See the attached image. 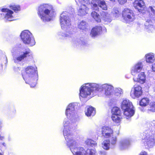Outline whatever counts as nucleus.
Instances as JSON below:
<instances>
[{
    "instance_id": "26",
    "label": "nucleus",
    "mask_w": 155,
    "mask_h": 155,
    "mask_svg": "<svg viewBox=\"0 0 155 155\" xmlns=\"http://www.w3.org/2000/svg\"><path fill=\"white\" fill-rule=\"evenodd\" d=\"M78 28L82 31H87L89 30L86 21H82L78 22Z\"/></svg>"
},
{
    "instance_id": "41",
    "label": "nucleus",
    "mask_w": 155,
    "mask_h": 155,
    "mask_svg": "<svg viewBox=\"0 0 155 155\" xmlns=\"http://www.w3.org/2000/svg\"><path fill=\"white\" fill-rule=\"evenodd\" d=\"M111 137L110 141H110L111 144L113 145H115L117 141V137L116 136H114V134L113 136H112Z\"/></svg>"
},
{
    "instance_id": "37",
    "label": "nucleus",
    "mask_w": 155,
    "mask_h": 155,
    "mask_svg": "<svg viewBox=\"0 0 155 155\" xmlns=\"http://www.w3.org/2000/svg\"><path fill=\"white\" fill-rule=\"evenodd\" d=\"M74 43L78 45H86V43L84 41H82L79 39H77L76 40H72Z\"/></svg>"
},
{
    "instance_id": "18",
    "label": "nucleus",
    "mask_w": 155,
    "mask_h": 155,
    "mask_svg": "<svg viewBox=\"0 0 155 155\" xmlns=\"http://www.w3.org/2000/svg\"><path fill=\"white\" fill-rule=\"evenodd\" d=\"M143 68V65L142 62H137L131 68V73L134 76L137 75L138 73L140 72Z\"/></svg>"
},
{
    "instance_id": "12",
    "label": "nucleus",
    "mask_w": 155,
    "mask_h": 155,
    "mask_svg": "<svg viewBox=\"0 0 155 155\" xmlns=\"http://www.w3.org/2000/svg\"><path fill=\"white\" fill-rule=\"evenodd\" d=\"M88 0H78L79 4L80 6L78 8V15L81 16L85 15L87 13L88 8L85 5V3H87Z\"/></svg>"
},
{
    "instance_id": "14",
    "label": "nucleus",
    "mask_w": 155,
    "mask_h": 155,
    "mask_svg": "<svg viewBox=\"0 0 155 155\" xmlns=\"http://www.w3.org/2000/svg\"><path fill=\"white\" fill-rule=\"evenodd\" d=\"M142 87L140 85H135L131 90L130 96L133 99L138 98L142 94Z\"/></svg>"
},
{
    "instance_id": "27",
    "label": "nucleus",
    "mask_w": 155,
    "mask_h": 155,
    "mask_svg": "<svg viewBox=\"0 0 155 155\" xmlns=\"http://www.w3.org/2000/svg\"><path fill=\"white\" fill-rule=\"evenodd\" d=\"M133 107L131 102L127 99L124 100L121 104V107L123 110Z\"/></svg>"
},
{
    "instance_id": "36",
    "label": "nucleus",
    "mask_w": 155,
    "mask_h": 155,
    "mask_svg": "<svg viewBox=\"0 0 155 155\" xmlns=\"http://www.w3.org/2000/svg\"><path fill=\"white\" fill-rule=\"evenodd\" d=\"M111 118L114 122L116 123L120 122L121 119L120 115L115 114H112Z\"/></svg>"
},
{
    "instance_id": "6",
    "label": "nucleus",
    "mask_w": 155,
    "mask_h": 155,
    "mask_svg": "<svg viewBox=\"0 0 155 155\" xmlns=\"http://www.w3.org/2000/svg\"><path fill=\"white\" fill-rule=\"evenodd\" d=\"M38 14L43 21H49L51 20L54 15V11L51 6L44 4L38 7Z\"/></svg>"
},
{
    "instance_id": "33",
    "label": "nucleus",
    "mask_w": 155,
    "mask_h": 155,
    "mask_svg": "<svg viewBox=\"0 0 155 155\" xmlns=\"http://www.w3.org/2000/svg\"><path fill=\"white\" fill-rule=\"evenodd\" d=\"M113 92L114 95L118 97H120L123 93L122 89L120 88H114Z\"/></svg>"
},
{
    "instance_id": "45",
    "label": "nucleus",
    "mask_w": 155,
    "mask_h": 155,
    "mask_svg": "<svg viewBox=\"0 0 155 155\" xmlns=\"http://www.w3.org/2000/svg\"><path fill=\"white\" fill-rule=\"evenodd\" d=\"M118 2H119V3L121 4H123L124 3H125L126 1L127 0H117Z\"/></svg>"
},
{
    "instance_id": "25",
    "label": "nucleus",
    "mask_w": 155,
    "mask_h": 155,
    "mask_svg": "<svg viewBox=\"0 0 155 155\" xmlns=\"http://www.w3.org/2000/svg\"><path fill=\"white\" fill-rule=\"evenodd\" d=\"M123 110H124V115L127 119L131 117L134 114L135 111L133 107Z\"/></svg>"
},
{
    "instance_id": "20",
    "label": "nucleus",
    "mask_w": 155,
    "mask_h": 155,
    "mask_svg": "<svg viewBox=\"0 0 155 155\" xmlns=\"http://www.w3.org/2000/svg\"><path fill=\"white\" fill-rule=\"evenodd\" d=\"M131 140L130 139L123 140L120 142V148L121 149L124 150L127 149L131 143Z\"/></svg>"
},
{
    "instance_id": "48",
    "label": "nucleus",
    "mask_w": 155,
    "mask_h": 155,
    "mask_svg": "<svg viewBox=\"0 0 155 155\" xmlns=\"http://www.w3.org/2000/svg\"><path fill=\"white\" fill-rule=\"evenodd\" d=\"M20 68L17 67H14V71L16 72H18L19 71H20Z\"/></svg>"
},
{
    "instance_id": "47",
    "label": "nucleus",
    "mask_w": 155,
    "mask_h": 155,
    "mask_svg": "<svg viewBox=\"0 0 155 155\" xmlns=\"http://www.w3.org/2000/svg\"><path fill=\"white\" fill-rule=\"evenodd\" d=\"M3 15L2 9H0V19L3 18Z\"/></svg>"
},
{
    "instance_id": "51",
    "label": "nucleus",
    "mask_w": 155,
    "mask_h": 155,
    "mask_svg": "<svg viewBox=\"0 0 155 155\" xmlns=\"http://www.w3.org/2000/svg\"><path fill=\"white\" fill-rule=\"evenodd\" d=\"M96 1V0H93L92 1V3H94Z\"/></svg>"
},
{
    "instance_id": "15",
    "label": "nucleus",
    "mask_w": 155,
    "mask_h": 155,
    "mask_svg": "<svg viewBox=\"0 0 155 155\" xmlns=\"http://www.w3.org/2000/svg\"><path fill=\"white\" fill-rule=\"evenodd\" d=\"M75 104L74 103H71L67 107L65 114L68 118L71 119L75 116L76 111L74 108Z\"/></svg>"
},
{
    "instance_id": "31",
    "label": "nucleus",
    "mask_w": 155,
    "mask_h": 155,
    "mask_svg": "<svg viewBox=\"0 0 155 155\" xmlns=\"http://www.w3.org/2000/svg\"><path fill=\"white\" fill-rule=\"evenodd\" d=\"M149 99L147 97H144L142 98L140 101V105L141 106H146L149 104Z\"/></svg>"
},
{
    "instance_id": "19",
    "label": "nucleus",
    "mask_w": 155,
    "mask_h": 155,
    "mask_svg": "<svg viewBox=\"0 0 155 155\" xmlns=\"http://www.w3.org/2000/svg\"><path fill=\"white\" fill-rule=\"evenodd\" d=\"M145 58L147 63L151 64L155 61V54L153 53H149L145 54Z\"/></svg>"
},
{
    "instance_id": "2",
    "label": "nucleus",
    "mask_w": 155,
    "mask_h": 155,
    "mask_svg": "<svg viewBox=\"0 0 155 155\" xmlns=\"http://www.w3.org/2000/svg\"><path fill=\"white\" fill-rule=\"evenodd\" d=\"M11 52L13 61L16 64H20L21 62L26 58L31 59L32 58V52L29 49L27 48L22 51L18 45L13 47L11 50Z\"/></svg>"
},
{
    "instance_id": "40",
    "label": "nucleus",
    "mask_w": 155,
    "mask_h": 155,
    "mask_svg": "<svg viewBox=\"0 0 155 155\" xmlns=\"http://www.w3.org/2000/svg\"><path fill=\"white\" fill-rule=\"evenodd\" d=\"M150 109L149 110L153 112H155V102H151L150 104Z\"/></svg>"
},
{
    "instance_id": "21",
    "label": "nucleus",
    "mask_w": 155,
    "mask_h": 155,
    "mask_svg": "<svg viewBox=\"0 0 155 155\" xmlns=\"http://www.w3.org/2000/svg\"><path fill=\"white\" fill-rule=\"evenodd\" d=\"M151 20L147 19L145 23V28L149 32H154L155 31V26L152 24Z\"/></svg>"
},
{
    "instance_id": "30",
    "label": "nucleus",
    "mask_w": 155,
    "mask_h": 155,
    "mask_svg": "<svg viewBox=\"0 0 155 155\" xmlns=\"http://www.w3.org/2000/svg\"><path fill=\"white\" fill-rule=\"evenodd\" d=\"M147 13L149 14L150 17L155 21V10L151 6L148 8Z\"/></svg>"
},
{
    "instance_id": "46",
    "label": "nucleus",
    "mask_w": 155,
    "mask_h": 155,
    "mask_svg": "<svg viewBox=\"0 0 155 155\" xmlns=\"http://www.w3.org/2000/svg\"><path fill=\"white\" fill-rule=\"evenodd\" d=\"M139 155H148V154L146 152L142 151L140 153Z\"/></svg>"
},
{
    "instance_id": "9",
    "label": "nucleus",
    "mask_w": 155,
    "mask_h": 155,
    "mask_svg": "<svg viewBox=\"0 0 155 155\" xmlns=\"http://www.w3.org/2000/svg\"><path fill=\"white\" fill-rule=\"evenodd\" d=\"M20 36L24 43L33 46L35 42L31 33L28 30H25L21 33Z\"/></svg>"
},
{
    "instance_id": "39",
    "label": "nucleus",
    "mask_w": 155,
    "mask_h": 155,
    "mask_svg": "<svg viewBox=\"0 0 155 155\" xmlns=\"http://www.w3.org/2000/svg\"><path fill=\"white\" fill-rule=\"evenodd\" d=\"M112 114L120 115V111L119 108L117 107H114L111 110Z\"/></svg>"
},
{
    "instance_id": "7",
    "label": "nucleus",
    "mask_w": 155,
    "mask_h": 155,
    "mask_svg": "<svg viewBox=\"0 0 155 155\" xmlns=\"http://www.w3.org/2000/svg\"><path fill=\"white\" fill-rule=\"evenodd\" d=\"M60 23L63 30L69 32L70 34H74V31L71 25V19L67 12H64L61 14Z\"/></svg>"
},
{
    "instance_id": "10",
    "label": "nucleus",
    "mask_w": 155,
    "mask_h": 155,
    "mask_svg": "<svg viewBox=\"0 0 155 155\" xmlns=\"http://www.w3.org/2000/svg\"><path fill=\"white\" fill-rule=\"evenodd\" d=\"M122 16L124 21L128 23L133 22L135 18V15L133 11L127 8L123 11Z\"/></svg>"
},
{
    "instance_id": "52",
    "label": "nucleus",
    "mask_w": 155,
    "mask_h": 155,
    "mask_svg": "<svg viewBox=\"0 0 155 155\" xmlns=\"http://www.w3.org/2000/svg\"><path fill=\"white\" fill-rule=\"evenodd\" d=\"M0 155H2V154L0 153Z\"/></svg>"
},
{
    "instance_id": "13",
    "label": "nucleus",
    "mask_w": 155,
    "mask_h": 155,
    "mask_svg": "<svg viewBox=\"0 0 155 155\" xmlns=\"http://www.w3.org/2000/svg\"><path fill=\"white\" fill-rule=\"evenodd\" d=\"M134 6L136 9H138L140 12L143 13H147L148 8L147 9L143 0H136L134 3Z\"/></svg>"
},
{
    "instance_id": "29",
    "label": "nucleus",
    "mask_w": 155,
    "mask_h": 155,
    "mask_svg": "<svg viewBox=\"0 0 155 155\" xmlns=\"http://www.w3.org/2000/svg\"><path fill=\"white\" fill-rule=\"evenodd\" d=\"M101 18L105 21L108 22H110L111 21L110 15L107 13L103 12L101 13Z\"/></svg>"
},
{
    "instance_id": "43",
    "label": "nucleus",
    "mask_w": 155,
    "mask_h": 155,
    "mask_svg": "<svg viewBox=\"0 0 155 155\" xmlns=\"http://www.w3.org/2000/svg\"><path fill=\"white\" fill-rule=\"evenodd\" d=\"M98 153L99 155H107V152L103 150H101Z\"/></svg>"
},
{
    "instance_id": "50",
    "label": "nucleus",
    "mask_w": 155,
    "mask_h": 155,
    "mask_svg": "<svg viewBox=\"0 0 155 155\" xmlns=\"http://www.w3.org/2000/svg\"><path fill=\"white\" fill-rule=\"evenodd\" d=\"M5 63H7L8 61H7V57L6 56H5Z\"/></svg>"
},
{
    "instance_id": "44",
    "label": "nucleus",
    "mask_w": 155,
    "mask_h": 155,
    "mask_svg": "<svg viewBox=\"0 0 155 155\" xmlns=\"http://www.w3.org/2000/svg\"><path fill=\"white\" fill-rule=\"evenodd\" d=\"M151 69L153 72H155V62L152 64Z\"/></svg>"
},
{
    "instance_id": "17",
    "label": "nucleus",
    "mask_w": 155,
    "mask_h": 155,
    "mask_svg": "<svg viewBox=\"0 0 155 155\" xmlns=\"http://www.w3.org/2000/svg\"><path fill=\"white\" fill-rule=\"evenodd\" d=\"M3 18H4L5 20L8 21H12L14 20L13 12L7 8H2Z\"/></svg>"
},
{
    "instance_id": "23",
    "label": "nucleus",
    "mask_w": 155,
    "mask_h": 155,
    "mask_svg": "<svg viewBox=\"0 0 155 155\" xmlns=\"http://www.w3.org/2000/svg\"><path fill=\"white\" fill-rule=\"evenodd\" d=\"M102 31V27L101 26H96L91 30L90 35L92 37H94L100 34Z\"/></svg>"
},
{
    "instance_id": "22",
    "label": "nucleus",
    "mask_w": 155,
    "mask_h": 155,
    "mask_svg": "<svg viewBox=\"0 0 155 155\" xmlns=\"http://www.w3.org/2000/svg\"><path fill=\"white\" fill-rule=\"evenodd\" d=\"M134 82H137L141 84L144 83L146 81V75L144 72H142L139 74L137 78H134Z\"/></svg>"
},
{
    "instance_id": "42",
    "label": "nucleus",
    "mask_w": 155,
    "mask_h": 155,
    "mask_svg": "<svg viewBox=\"0 0 155 155\" xmlns=\"http://www.w3.org/2000/svg\"><path fill=\"white\" fill-rule=\"evenodd\" d=\"M10 8L15 12H17L18 11H20V9L19 6L15 5L11 6Z\"/></svg>"
},
{
    "instance_id": "8",
    "label": "nucleus",
    "mask_w": 155,
    "mask_h": 155,
    "mask_svg": "<svg viewBox=\"0 0 155 155\" xmlns=\"http://www.w3.org/2000/svg\"><path fill=\"white\" fill-rule=\"evenodd\" d=\"M73 143L69 147L74 155H96L95 149H88L86 151L83 147H78L76 141H73Z\"/></svg>"
},
{
    "instance_id": "35",
    "label": "nucleus",
    "mask_w": 155,
    "mask_h": 155,
    "mask_svg": "<svg viewBox=\"0 0 155 155\" xmlns=\"http://www.w3.org/2000/svg\"><path fill=\"white\" fill-rule=\"evenodd\" d=\"M111 15L115 18H117L120 16V13L118 8H114L111 12Z\"/></svg>"
},
{
    "instance_id": "32",
    "label": "nucleus",
    "mask_w": 155,
    "mask_h": 155,
    "mask_svg": "<svg viewBox=\"0 0 155 155\" xmlns=\"http://www.w3.org/2000/svg\"><path fill=\"white\" fill-rule=\"evenodd\" d=\"M110 140H106L102 143V147L105 150H108L110 148Z\"/></svg>"
},
{
    "instance_id": "5",
    "label": "nucleus",
    "mask_w": 155,
    "mask_h": 155,
    "mask_svg": "<svg viewBox=\"0 0 155 155\" xmlns=\"http://www.w3.org/2000/svg\"><path fill=\"white\" fill-rule=\"evenodd\" d=\"M76 125L74 123H71L70 120L68 118L65 119L64 120L63 134L67 142V144L69 147L74 144L73 141H76L75 136L70 130L71 129H74Z\"/></svg>"
},
{
    "instance_id": "38",
    "label": "nucleus",
    "mask_w": 155,
    "mask_h": 155,
    "mask_svg": "<svg viewBox=\"0 0 155 155\" xmlns=\"http://www.w3.org/2000/svg\"><path fill=\"white\" fill-rule=\"evenodd\" d=\"M86 144L89 146H91L92 147H95L97 146V143L95 141H94L91 139H87L85 141Z\"/></svg>"
},
{
    "instance_id": "4",
    "label": "nucleus",
    "mask_w": 155,
    "mask_h": 155,
    "mask_svg": "<svg viewBox=\"0 0 155 155\" xmlns=\"http://www.w3.org/2000/svg\"><path fill=\"white\" fill-rule=\"evenodd\" d=\"M151 127L147 130L143 134V142L147 148L153 147L155 144V141L154 137L155 134V120H153L147 125V127Z\"/></svg>"
},
{
    "instance_id": "11",
    "label": "nucleus",
    "mask_w": 155,
    "mask_h": 155,
    "mask_svg": "<svg viewBox=\"0 0 155 155\" xmlns=\"http://www.w3.org/2000/svg\"><path fill=\"white\" fill-rule=\"evenodd\" d=\"M101 129L102 136L103 137L107 138L111 137L113 136L114 132L110 127L104 125L101 127Z\"/></svg>"
},
{
    "instance_id": "3",
    "label": "nucleus",
    "mask_w": 155,
    "mask_h": 155,
    "mask_svg": "<svg viewBox=\"0 0 155 155\" xmlns=\"http://www.w3.org/2000/svg\"><path fill=\"white\" fill-rule=\"evenodd\" d=\"M22 76L26 83L29 84L31 87H35L38 79L37 68L29 66L22 72Z\"/></svg>"
},
{
    "instance_id": "1",
    "label": "nucleus",
    "mask_w": 155,
    "mask_h": 155,
    "mask_svg": "<svg viewBox=\"0 0 155 155\" xmlns=\"http://www.w3.org/2000/svg\"><path fill=\"white\" fill-rule=\"evenodd\" d=\"M114 89L112 86L107 84H99L94 83H86L80 89V96L85 98L91 94L93 96L97 92L104 91L106 96H111L114 94Z\"/></svg>"
},
{
    "instance_id": "16",
    "label": "nucleus",
    "mask_w": 155,
    "mask_h": 155,
    "mask_svg": "<svg viewBox=\"0 0 155 155\" xmlns=\"http://www.w3.org/2000/svg\"><path fill=\"white\" fill-rule=\"evenodd\" d=\"M97 4H92L91 7L92 8L95 10H97L98 9V7L104 10L107 9V6L104 0H97L96 1Z\"/></svg>"
},
{
    "instance_id": "49",
    "label": "nucleus",
    "mask_w": 155,
    "mask_h": 155,
    "mask_svg": "<svg viewBox=\"0 0 155 155\" xmlns=\"http://www.w3.org/2000/svg\"><path fill=\"white\" fill-rule=\"evenodd\" d=\"M102 31L104 32H105L107 31V30L105 27L102 28Z\"/></svg>"
},
{
    "instance_id": "34",
    "label": "nucleus",
    "mask_w": 155,
    "mask_h": 155,
    "mask_svg": "<svg viewBox=\"0 0 155 155\" xmlns=\"http://www.w3.org/2000/svg\"><path fill=\"white\" fill-rule=\"evenodd\" d=\"M91 15L93 18L97 22H100L101 21V19L99 15L95 11L92 12Z\"/></svg>"
},
{
    "instance_id": "24",
    "label": "nucleus",
    "mask_w": 155,
    "mask_h": 155,
    "mask_svg": "<svg viewBox=\"0 0 155 155\" xmlns=\"http://www.w3.org/2000/svg\"><path fill=\"white\" fill-rule=\"evenodd\" d=\"M85 114L87 117L94 116L96 114L95 109L92 106H87L85 109Z\"/></svg>"
},
{
    "instance_id": "28",
    "label": "nucleus",
    "mask_w": 155,
    "mask_h": 155,
    "mask_svg": "<svg viewBox=\"0 0 155 155\" xmlns=\"http://www.w3.org/2000/svg\"><path fill=\"white\" fill-rule=\"evenodd\" d=\"M66 33H64L61 32H59L57 34L58 38L59 39H63L65 37H70L73 34H70L69 32L65 31Z\"/></svg>"
}]
</instances>
